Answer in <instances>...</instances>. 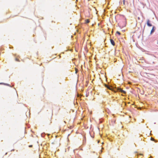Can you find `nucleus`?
Listing matches in <instances>:
<instances>
[{
  "mask_svg": "<svg viewBox=\"0 0 158 158\" xmlns=\"http://www.w3.org/2000/svg\"><path fill=\"white\" fill-rule=\"evenodd\" d=\"M105 86L106 87L107 89H109L110 90H111L112 91L114 92V93H116L117 92H121V90H122V89L121 88H115L116 90H115L114 88V87L110 85H105Z\"/></svg>",
  "mask_w": 158,
  "mask_h": 158,
  "instance_id": "f257e3e1",
  "label": "nucleus"
},
{
  "mask_svg": "<svg viewBox=\"0 0 158 158\" xmlns=\"http://www.w3.org/2000/svg\"><path fill=\"white\" fill-rule=\"evenodd\" d=\"M147 25L148 27L152 26V24L150 23V21L149 19H148L147 21Z\"/></svg>",
  "mask_w": 158,
  "mask_h": 158,
  "instance_id": "f03ea898",
  "label": "nucleus"
},
{
  "mask_svg": "<svg viewBox=\"0 0 158 158\" xmlns=\"http://www.w3.org/2000/svg\"><path fill=\"white\" fill-rule=\"evenodd\" d=\"M156 29V27L154 26L153 27L152 30L151 31L150 34H152L154 32Z\"/></svg>",
  "mask_w": 158,
  "mask_h": 158,
  "instance_id": "7ed1b4c3",
  "label": "nucleus"
},
{
  "mask_svg": "<svg viewBox=\"0 0 158 158\" xmlns=\"http://www.w3.org/2000/svg\"><path fill=\"white\" fill-rule=\"evenodd\" d=\"M110 42H111V44L113 46H114L115 45V43H114V40H113L112 39H110Z\"/></svg>",
  "mask_w": 158,
  "mask_h": 158,
  "instance_id": "20e7f679",
  "label": "nucleus"
},
{
  "mask_svg": "<svg viewBox=\"0 0 158 158\" xmlns=\"http://www.w3.org/2000/svg\"><path fill=\"white\" fill-rule=\"evenodd\" d=\"M45 134L44 133H42L41 134V136L42 137H44V136Z\"/></svg>",
  "mask_w": 158,
  "mask_h": 158,
  "instance_id": "39448f33",
  "label": "nucleus"
},
{
  "mask_svg": "<svg viewBox=\"0 0 158 158\" xmlns=\"http://www.w3.org/2000/svg\"><path fill=\"white\" fill-rule=\"evenodd\" d=\"M121 93H123L124 94H126V92L125 91L123 90V89L122 90H121Z\"/></svg>",
  "mask_w": 158,
  "mask_h": 158,
  "instance_id": "423d86ee",
  "label": "nucleus"
},
{
  "mask_svg": "<svg viewBox=\"0 0 158 158\" xmlns=\"http://www.w3.org/2000/svg\"><path fill=\"white\" fill-rule=\"evenodd\" d=\"M89 19H87L86 20V23H89Z\"/></svg>",
  "mask_w": 158,
  "mask_h": 158,
  "instance_id": "0eeeda50",
  "label": "nucleus"
},
{
  "mask_svg": "<svg viewBox=\"0 0 158 158\" xmlns=\"http://www.w3.org/2000/svg\"><path fill=\"white\" fill-rule=\"evenodd\" d=\"M0 84H4L5 85H7V86H10V85L9 84H6V83H1Z\"/></svg>",
  "mask_w": 158,
  "mask_h": 158,
  "instance_id": "6e6552de",
  "label": "nucleus"
},
{
  "mask_svg": "<svg viewBox=\"0 0 158 158\" xmlns=\"http://www.w3.org/2000/svg\"><path fill=\"white\" fill-rule=\"evenodd\" d=\"M116 33L117 34H118L119 35H120V32H119L118 31H117Z\"/></svg>",
  "mask_w": 158,
  "mask_h": 158,
  "instance_id": "1a4fd4ad",
  "label": "nucleus"
},
{
  "mask_svg": "<svg viewBox=\"0 0 158 158\" xmlns=\"http://www.w3.org/2000/svg\"><path fill=\"white\" fill-rule=\"evenodd\" d=\"M123 4H125V0H123Z\"/></svg>",
  "mask_w": 158,
  "mask_h": 158,
  "instance_id": "9d476101",
  "label": "nucleus"
},
{
  "mask_svg": "<svg viewBox=\"0 0 158 158\" xmlns=\"http://www.w3.org/2000/svg\"><path fill=\"white\" fill-rule=\"evenodd\" d=\"M88 96V94H86V97H87Z\"/></svg>",
  "mask_w": 158,
  "mask_h": 158,
  "instance_id": "9b49d317",
  "label": "nucleus"
},
{
  "mask_svg": "<svg viewBox=\"0 0 158 158\" xmlns=\"http://www.w3.org/2000/svg\"><path fill=\"white\" fill-rule=\"evenodd\" d=\"M16 60L17 61H19L16 58Z\"/></svg>",
  "mask_w": 158,
  "mask_h": 158,
  "instance_id": "f8f14e48",
  "label": "nucleus"
},
{
  "mask_svg": "<svg viewBox=\"0 0 158 158\" xmlns=\"http://www.w3.org/2000/svg\"><path fill=\"white\" fill-rule=\"evenodd\" d=\"M139 155H143L142 154H140Z\"/></svg>",
  "mask_w": 158,
  "mask_h": 158,
  "instance_id": "ddd939ff",
  "label": "nucleus"
},
{
  "mask_svg": "<svg viewBox=\"0 0 158 158\" xmlns=\"http://www.w3.org/2000/svg\"><path fill=\"white\" fill-rule=\"evenodd\" d=\"M151 139L152 140V138H151Z\"/></svg>",
  "mask_w": 158,
  "mask_h": 158,
  "instance_id": "4468645a",
  "label": "nucleus"
},
{
  "mask_svg": "<svg viewBox=\"0 0 158 158\" xmlns=\"http://www.w3.org/2000/svg\"><path fill=\"white\" fill-rule=\"evenodd\" d=\"M64 122L65 123V121H64Z\"/></svg>",
  "mask_w": 158,
  "mask_h": 158,
  "instance_id": "2eb2a0df",
  "label": "nucleus"
},
{
  "mask_svg": "<svg viewBox=\"0 0 158 158\" xmlns=\"http://www.w3.org/2000/svg\"><path fill=\"white\" fill-rule=\"evenodd\" d=\"M31 146H31H31H30V147H31Z\"/></svg>",
  "mask_w": 158,
  "mask_h": 158,
  "instance_id": "dca6fc26",
  "label": "nucleus"
},
{
  "mask_svg": "<svg viewBox=\"0 0 158 158\" xmlns=\"http://www.w3.org/2000/svg\"><path fill=\"white\" fill-rule=\"evenodd\" d=\"M12 151H14V150L13 149V150H12Z\"/></svg>",
  "mask_w": 158,
  "mask_h": 158,
  "instance_id": "f3484780",
  "label": "nucleus"
}]
</instances>
